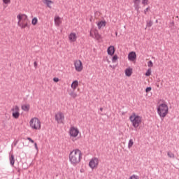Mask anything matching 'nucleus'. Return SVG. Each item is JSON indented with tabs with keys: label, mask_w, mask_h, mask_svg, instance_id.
Returning <instances> with one entry per match:
<instances>
[{
	"label": "nucleus",
	"mask_w": 179,
	"mask_h": 179,
	"mask_svg": "<svg viewBox=\"0 0 179 179\" xmlns=\"http://www.w3.org/2000/svg\"><path fill=\"white\" fill-rule=\"evenodd\" d=\"M69 95L73 97V99H76L78 96V94L75 93V90L72 91L71 92L69 93Z\"/></svg>",
	"instance_id": "21"
},
{
	"label": "nucleus",
	"mask_w": 179,
	"mask_h": 179,
	"mask_svg": "<svg viewBox=\"0 0 179 179\" xmlns=\"http://www.w3.org/2000/svg\"><path fill=\"white\" fill-rule=\"evenodd\" d=\"M147 27H152V26H153V21L150 20V21H147Z\"/></svg>",
	"instance_id": "28"
},
{
	"label": "nucleus",
	"mask_w": 179,
	"mask_h": 179,
	"mask_svg": "<svg viewBox=\"0 0 179 179\" xmlns=\"http://www.w3.org/2000/svg\"><path fill=\"white\" fill-rule=\"evenodd\" d=\"M157 113L161 118H164L169 114V106L166 103H161L157 108Z\"/></svg>",
	"instance_id": "2"
},
{
	"label": "nucleus",
	"mask_w": 179,
	"mask_h": 179,
	"mask_svg": "<svg viewBox=\"0 0 179 179\" xmlns=\"http://www.w3.org/2000/svg\"><path fill=\"white\" fill-rule=\"evenodd\" d=\"M134 4L141 3V0H133Z\"/></svg>",
	"instance_id": "38"
},
{
	"label": "nucleus",
	"mask_w": 179,
	"mask_h": 179,
	"mask_svg": "<svg viewBox=\"0 0 179 179\" xmlns=\"http://www.w3.org/2000/svg\"><path fill=\"white\" fill-rule=\"evenodd\" d=\"M10 163L11 164V166H14L15 165V155H11L10 157Z\"/></svg>",
	"instance_id": "20"
},
{
	"label": "nucleus",
	"mask_w": 179,
	"mask_h": 179,
	"mask_svg": "<svg viewBox=\"0 0 179 179\" xmlns=\"http://www.w3.org/2000/svg\"><path fill=\"white\" fill-rule=\"evenodd\" d=\"M69 38L70 40V41H72L73 43H74V41H76V33H71L69 36Z\"/></svg>",
	"instance_id": "13"
},
{
	"label": "nucleus",
	"mask_w": 179,
	"mask_h": 179,
	"mask_svg": "<svg viewBox=\"0 0 179 179\" xmlns=\"http://www.w3.org/2000/svg\"><path fill=\"white\" fill-rule=\"evenodd\" d=\"M128 59L129 61H135L136 59V52L132 51L130 52L128 55Z\"/></svg>",
	"instance_id": "10"
},
{
	"label": "nucleus",
	"mask_w": 179,
	"mask_h": 179,
	"mask_svg": "<svg viewBox=\"0 0 179 179\" xmlns=\"http://www.w3.org/2000/svg\"><path fill=\"white\" fill-rule=\"evenodd\" d=\"M126 76H131L132 75V69L129 68L125 70Z\"/></svg>",
	"instance_id": "17"
},
{
	"label": "nucleus",
	"mask_w": 179,
	"mask_h": 179,
	"mask_svg": "<svg viewBox=\"0 0 179 179\" xmlns=\"http://www.w3.org/2000/svg\"><path fill=\"white\" fill-rule=\"evenodd\" d=\"M97 26L98 29L100 30V29H101L103 26L106 27V21H100L99 22H98Z\"/></svg>",
	"instance_id": "18"
},
{
	"label": "nucleus",
	"mask_w": 179,
	"mask_h": 179,
	"mask_svg": "<svg viewBox=\"0 0 179 179\" xmlns=\"http://www.w3.org/2000/svg\"><path fill=\"white\" fill-rule=\"evenodd\" d=\"M14 145H15V146H16V143H15V144H14Z\"/></svg>",
	"instance_id": "46"
},
{
	"label": "nucleus",
	"mask_w": 179,
	"mask_h": 179,
	"mask_svg": "<svg viewBox=\"0 0 179 179\" xmlns=\"http://www.w3.org/2000/svg\"><path fill=\"white\" fill-rule=\"evenodd\" d=\"M38 22V20L37 19V17H35L32 19L31 23H32L33 26H36V24H37Z\"/></svg>",
	"instance_id": "23"
},
{
	"label": "nucleus",
	"mask_w": 179,
	"mask_h": 179,
	"mask_svg": "<svg viewBox=\"0 0 179 179\" xmlns=\"http://www.w3.org/2000/svg\"><path fill=\"white\" fill-rule=\"evenodd\" d=\"M150 90H152V87H148L145 89V92H146V93H149V92H150Z\"/></svg>",
	"instance_id": "33"
},
{
	"label": "nucleus",
	"mask_w": 179,
	"mask_h": 179,
	"mask_svg": "<svg viewBox=\"0 0 179 179\" xmlns=\"http://www.w3.org/2000/svg\"><path fill=\"white\" fill-rule=\"evenodd\" d=\"M100 111H103V108H99Z\"/></svg>",
	"instance_id": "43"
},
{
	"label": "nucleus",
	"mask_w": 179,
	"mask_h": 179,
	"mask_svg": "<svg viewBox=\"0 0 179 179\" xmlns=\"http://www.w3.org/2000/svg\"><path fill=\"white\" fill-rule=\"evenodd\" d=\"M17 25L21 27V29H26V27H29V24L27 22H20V21H18Z\"/></svg>",
	"instance_id": "12"
},
{
	"label": "nucleus",
	"mask_w": 179,
	"mask_h": 179,
	"mask_svg": "<svg viewBox=\"0 0 179 179\" xmlns=\"http://www.w3.org/2000/svg\"><path fill=\"white\" fill-rule=\"evenodd\" d=\"M94 36L96 40H99V38H100V34H99V32L97 31H94Z\"/></svg>",
	"instance_id": "30"
},
{
	"label": "nucleus",
	"mask_w": 179,
	"mask_h": 179,
	"mask_svg": "<svg viewBox=\"0 0 179 179\" xmlns=\"http://www.w3.org/2000/svg\"><path fill=\"white\" fill-rule=\"evenodd\" d=\"M17 18L18 19V22H24L25 23L26 22L29 21V19L27 18V15H26L25 14H22V15H18L17 16Z\"/></svg>",
	"instance_id": "9"
},
{
	"label": "nucleus",
	"mask_w": 179,
	"mask_h": 179,
	"mask_svg": "<svg viewBox=\"0 0 179 179\" xmlns=\"http://www.w3.org/2000/svg\"><path fill=\"white\" fill-rule=\"evenodd\" d=\"M110 67H112V66H111V65H110Z\"/></svg>",
	"instance_id": "48"
},
{
	"label": "nucleus",
	"mask_w": 179,
	"mask_h": 179,
	"mask_svg": "<svg viewBox=\"0 0 179 179\" xmlns=\"http://www.w3.org/2000/svg\"><path fill=\"white\" fill-rule=\"evenodd\" d=\"M171 24H174V22H171Z\"/></svg>",
	"instance_id": "45"
},
{
	"label": "nucleus",
	"mask_w": 179,
	"mask_h": 179,
	"mask_svg": "<svg viewBox=\"0 0 179 179\" xmlns=\"http://www.w3.org/2000/svg\"><path fill=\"white\" fill-rule=\"evenodd\" d=\"M27 141H29V142H31V143H34V140L31 139V138L27 137Z\"/></svg>",
	"instance_id": "35"
},
{
	"label": "nucleus",
	"mask_w": 179,
	"mask_h": 179,
	"mask_svg": "<svg viewBox=\"0 0 179 179\" xmlns=\"http://www.w3.org/2000/svg\"><path fill=\"white\" fill-rule=\"evenodd\" d=\"M69 134L71 136H73V138H76V136L79 135V129H78L77 128H75V127H72L70 129Z\"/></svg>",
	"instance_id": "8"
},
{
	"label": "nucleus",
	"mask_w": 179,
	"mask_h": 179,
	"mask_svg": "<svg viewBox=\"0 0 179 179\" xmlns=\"http://www.w3.org/2000/svg\"><path fill=\"white\" fill-rule=\"evenodd\" d=\"M129 179H139V177L138 176L133 175L129 178Z\"/></svg>",
	"instance_id": "32"
},
{
	"label": "nucleus",
	"mask_w": 179,
	"mask_h": 179,
	"mask_svg": "<svg viewBox=\"0 0 179 179\" xmlns=\"http://www.w3.org/2000/svg\"><path fill=\"white\" fill-rule=\"evenodd\" d=\"M79 85V82H78V80H74L72 83H71V88L73 90H76V87H78V86Z\"/></svg>",
	"instance_id": "15"
},
{
	"label": "nucleus",
	"mask_w": 179,
	"mask_h": 179,
	"mask_svg": "<svg viewBox=\"0 0 179 179\" xmlns=\"http://www.w3.org/2000/svg\"><path fill=\"white\" fill-rule=\"evenodd\" d=\"M34 146L36 150H38V147L37 146V143H34Z\"/></svg>",
	"instance_id": "40"
},
{
	"label": "nucleus",
	"mask_w": 179,
	"mask_h": 179,
	"mask_svg": "<svg viewBox=\"0 0 179 179\" xmlns=\"http://www.w3.org/2000/svg\"><path fill=\"white\" fill-rule=\"evenodd\" d=\"M150 75H152V69H148L145 73V76H150Z\"/></svg>",
	"instance_id": "29"
},
{
	"label": "nucleus",
	"mask_w": 179,
	"mask_h": 179,
	"mask_svg": "<svg viewBox=\"0 0 179 179\" xmlns=\"http://www.w3.org/2000/svg\"><path fill=\"white\" fill-rule=\"evenodd\" d=\"M148 2H149V0H142L143 5H148Z\"/></svg>",
	"instance_id": "34"
},
{
	"label": "nucleus",
	"mask_w": 179,
	"mask_h": 179,
	"mask_svg": "<svg viewBox=\"0 0 179 179\" xmlns=\"http://www.w3.org/2000/svg\"><path fill=\"white\" fill-rule=\"evenodd\" d=\"M64 118V115L62 113H59V114L55 115L56 121H62Z\"/></svg>",
	"instance_id": "14"
},
{
	"label": "nucleus",
	"mask_w": 179,
	"mask_h": 179,
	"mask_svg": "<svg viewBox=\"0 0 179 179\" xmlns=\"http://www.w3.org/2000/svg\"><path fill=\"white\" fill-rule=\"evenodd\" d=\"M55 23L57 24V26H59V24H61V20H59V17L55 18Z\"/></svg>",
	"instance_id": "25"
},
{
	"label": "nucleus",
	"mask_w": 179,
	"mask_h": 179,
	"mask_svg": "<svg viewBox=\"0 0 179 179\" xmlns=\"http://www.w3.org/2000/svg\"><path fill=\"white\" fill-rule=\"evenodd\" d=\"M53 82H55V83H57V82H59V78H53Z\"/></svg>",
	"instance_id": "37"
},
{
	"label": "nucleus",
	"mask_w": 179,
	"mask_h": 179,
	"mask_svg": "<svg viewBox=\"0 0 179 179\" xmlns=\"http://www.w3.org/2000/svg\"><path fill=\"white\" fill-rule=\"evenodd\" d=\"M89 166L91 169H95V167H97V166H99V159L92 158L89 162Z\"/></svg>",
	"instance_id": "7"
},
{
	"label": "nucleus",
	"mask_w": 179,
	"mask_h": 179,
	"mask_svg": "<svg viewBox=\"0 0 179 179\" xmlns=\"http://www.w3.org/2000/svg\"><path fill=\"white\" fill-rule=\"evenodd\" d=\"M134 8L136 10L137 13H140L139 9H141V7L139 6V3L134 4Z\"/></svg>",
	"instance_id": "24"
},
{
	"label": "nucleus",
	"mask_w": 179,
	"mask_h": 179,
	"mask_svg": "<svg viewBox=\"0 0 179 179\" xmlns=\"http://www.w3.org/2000/svg\"><path fill=\"white\" fill-rule=\"evenodd\" d=\"M156 22H157V20H156Z\"/></svg>",
	"instance_id": "47"
},
{
	"label": "nucleus",
	"mask_w": 179,
	"mask_h": 179,
	"mask_svg": "<svg viewBox=\"0 0 179 179\" xmlns=\"http://www.w3.org/2000/svg\"><path fill=\"white\" fill-rule=\"evenodd\" d=\"M107 52L108 55H110V57H113L115 52V48L114 46L110 45L107 49Z\"/></svg>",
	"instance_id": "11"
},
{
	"label": "nucleus",
	"mask_w": 179,
	"mask_h": 179,
	"mask_svg": "<svg viewBox=\"0 0 179 179\" xmlns=\"http://www.w3.org/2000/svg\"><path fill=\"white\" fill-rule=\"evenodd\" d=\"M3 3L8 5V3H10V0H3Z\"/></svg>",
	"instance_id": "36"
},
{
	"label": "nucleus",
	"mask_w": 179,
	"mask_h": 179,
	"mask_svg": "<svg viewBox=\"0 0 179 179\" xmlns=\"http://www.w3.org/2000/svg\"><path fill=\"white\" fill-rule=\"evenodd\" d=\"M22 110H23V111H29V110H30V105L29 104H24L21 107Z\"/></svg>",
	"instance_id": "16"
},
{
	"label": "nucleus",
	"mask_w": 179,
	"mask_h": 179,
	"mask_svg": "<svg viewBox=\"0 0 179 179\" xmlns=\"http://www.w3.org/2000/svg\"><path fill=\"white\" fill-rule=\"evenodd\" d=\"M29 125L33 129H40L41 128V122L37 117H34L31 119L29 122Z\"/></svg>",
	"instance_id": "4"
},
{
	"label": "nucleus",
	"mask_w": 179,
	"mask_h": 179,
	"mask_svg": "<svg viewBox=\"0 0 179 179\" xmlns=\"http://www.w3.org/2000/svg\"><path fill=\"white\" fill-rule=\"evenodd\" d=\"M148 66L149 68H152V66H153V62H152L151 60L148 61Z\"/></svg>",
	"instance_id": "31"
},
{
	"label": "nucleus",
	"mask_w": 179,
	"mask_h": 179,
	"mask_svg": "<svg viewBox=\"0 0 179 179\" xmlns=\"http://www.w3.org/2000/svg\"><path fill=\"white\" fill-rule=\"evenodd\" d=\"M69 160L73 166L79 164L80 160H82V151L79 149H76L71 151L69 154Z\"/></svg>",
	"instance_id": "1"
},
{
	"label": "nucleus",
	"mask_w": 179,
	"mask_h": 179,
	"mask_svg": "<svg viewBox=\"0 0 179 179\" xmlns=\"http://www.w3.org/2000/svg\"><path fill=\"white\" fill-rule=\"evenodd\" d=\"M90 37H93V34H92V32L90 33Z\"/></svg>",
	"instance_id": "42"
},
{
	"label": "nucleus",
	"mask_w": 179,
	"mask_h": 179,
	"mask_svg": "<svg viewBox=\"0 0 179 179\" xmlns=\"http://www.w3.org/2000/svg\"><path fill=\"white\" fill-rule=\"evenodd\" d=\"M43 3L48 6V8H51V3H52V1L51 0H44Z\"/></svg>",
	"instance_id": "19"
},
{
	"label": "nucleus",
	"mask_w": 179,
	"mask_h": 179,
	"mask_svg": "<svg viewBox=\"0 0 179 179\" xmlns=\"http://www.w3.org/2000/svg\"><path fill=\"white\" fill-rule=\"evenodd\" d=\"M132 146H134V140L130 139L129 141V143H128V148L131 149L132 148Z\"/></svg>",
	"instance_id": "22"
},
{
	"label": "nucleus",
	"mask_w": 179,
	"mask_h": 179,
	"mask_svg": "<svg viewBox=\"0 0 179 179\" xmlns=\"http://www.w3.org/2000/svg\"><path fill=\"white\" fill-rule=\"evenodd\" d=\"M19 106H15V108H13L11 109V111L13 112L12 115L13 118H15L17 120L19 117L20 116V113H19Z\"/></svg>",
	"instance_id": "6"
},
{
	"label": "nucleus",
	"mask_w": 179,
	"mask_h": 179,
	"mask_svg": "<svg viewBox=\"0 0 179 179\" xmlns=\"http://www.w3.org/2000/svg\"><path fill=\"white\" fill-rule=\"evenodd\" d=\"M118 59V55H114L112 57V62H116Z\"/></svg>",
	"instance_id": "27"
},
{
	"label": "nucleus",
	"mask_w": 179,
	"mask_h": 179,
	"mask_svg": "<svg viewBox=\"0 0 179 179\" xmlns=\"http://www.w3.org/2000/svg\"><path fill=\"white\" fill-rule=\"evenodd\" d=\"M115 36H118V32H115Z\"/></svg>",
	"instance_id": "44"
},
{
	"label": "nucleus",
	"mask_w": 179,
	"mask_h": 179,
	"mask_svg": "<svg viewBox=\"0 0 179 179\" xmlns=\"http://www.w3.org/2000/svg\"><path fill=\"white\" fill-rule=\"evenodd\" d=\"M167 155H168L169 157H170V159H174V157H175L174 154L173 152H171V151H169L167 152Z\"/></svg>",
	"instance_id": "26"
},
{
	"label": "nucleus",
	"mask_w": 179,
	"mask_h": 179,
	"mask_svg": "<svg viewBox=\"0 0 179 179\" xmlns=\"http://www.w3.org/2000/svg\"><path fill=\"white\" fill-rule=\"evenodd\" d=\"M37 65H38L37 62H34V68H37Z\"/></svg>",
	"instance_id": "41"
},
{
	"label": "nucleus",
	"mask_w": 179,
	"mask_h": 179,
	"mask_svg": "<svg viewBox=\"0 0 179 179\" xmlns=\"http://www.w3.org/2000/svg\"><path fill=\"white\" fill-rule=\"evenodd\" d=\"M147 12H149V7L147 8H145V10H144V13H145V15H146V13H147Z\"/></svg>",
	"instance_id": "39"
},
{
	"label": "nucleus",
	"mask_w": 179,
	"mask_h": 179,
	"mask_svg": "<svg viewBox=\"0 0 179 179\" xmlns=\"http://www.w3.org/2000/svg\"><path fill=\"white\" fill-rule=\"evenodd\" d=\"M129 120L131 122H132V125L134 128H138L139 124L142 122V117L135 113H132V115L129 117Z\"/></svg>",
	"instance_id": "3"
},
{
	"label": "nucleus",
	"mask_w": 179,
	"mask_h": 179,
	"mask_svg": "<svg viewBox=\"0 0 179 179\" xmlns=\"http://www.w3.org/2000/svg\"><path fill=\"white\" fill-rule=\"evenodd\" d=\"M74 66L77 72H82V71H83V64L80 60H76L74 63Z\"/></svg>",
	"instance_id": "5"
}]
</instances>
